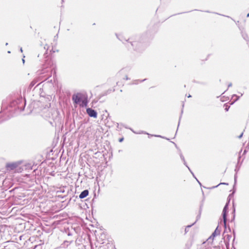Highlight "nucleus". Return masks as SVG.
Instances as JSON below:
<instances>
[{"instance_id":"nucleus-13","label":"nucleus","mask_w":249,"mask_h":249,"mask_svg":"<svg viewBox=\"0 0 249 249\" xmlns=\"http://www.w3.org/2000/svg\"><path fill=\"white\" fill-rule=\"evenodd\" d=\"M232 86V84L231 83H230L229 85H228V88L231 87Z\"/></svg>"},{"instance_id":"nucleus-19","label":"nucleus","mask_w":249,"mask_h":249,"mask_svg":"<svg viewBox=\"0 0 249 249\" xmlns=\"http://www.w3.org/2000/svg\"><path fill=\"white\" fill-rule=\"evenodd\" d=\"M247 17H249V13L247 15Z\"/></svg>"},{"instance_id":"nucleus-18","label":"nucleus","mask_w":249,"mask_h":249,"mask_svg":"<svg viewBox=\"0 0 249 249\" xmlns=\"http://www.w3.org/2000/svg\"><path fill=\"white\" fill-rule=\"evenodd\" d=\"M22 61H23V63H24V59H22Z\"/></svg>"},{"instance_id":"nucleus-14","label":"nucleus","mask_w":249,"mask_h":249,"mask_svg":"<svg viewBox=\"0 0 249 249\" xmlns=\"http://www.w3.org/2000/svg\"><path fill=\"white\" fill-rule=\"evenodd\" d=\"M123 141V138H121L120 139L119 142H122Z\"/></svg>"},{"instance_id":"nucleus-4","label":"nucleus","mask_w":249,"mask_h":249,"mask_svg":"<svg viewBox=\"0 0 249 249\" xmlns=\"http://www.w3.org/2000/svg\"><path fill=\"white\" fill-rule=\"evenodd\" d=\"M220 233V230L218 229V227H217L215 230L212 233V235L210 237L213 238L216 236L219 235Z\"/></svg>"},{"instance_id":"nucleus-20","label":"nucleus","mask_w":249,"mask_h":249,"mask_svg":"<svg viewBox=\"0 0 249 249\" xmlns=\"http://www.w3.org/2000/svg\"><path fill=\"white\" fill-rule=\"evenodd\" d=\"M131 45L133 46V43H131Z\"/></svg>"},{"instance_id":"nucleus-11","label":"nucleus","mask_w":249,"mask_h":249,"mask_svg":"<svg viewBox=\"0 0 249 249\" xmlns=\"http://www.w3.org/2000/svg\"><path fill=\"white\" fill-rule=\"evenodd\" d=\"M116 36H117V38H118L119 40H120L121 41H123V39H122V38H120L119 36H118L117 35H116Z\"/></svg>"},{"instance_id":"nucleus-10","label":"nucleus","mask_w":249,"mask_h":249,"mask_svg":"<svg viewBox=\"0 0 249 249\" xmlns=\"http://www.w3.org/2000/svg\"><path fill=\"white\" fill-rule=\"evenodd\" d=\"M150 136H155V137H161V136H160V135H151Z\"/></svg>"},{"instance_id":"nucleus-17","label":"nucleus","mask_w":249,"mask_h":249,"mask_svg":"<svg viewBox=\"0 0 249 249\" xmlns=\"http://www.w3.org/2000/svg\"><path fill=\"white\" fill-rule=\"evenodd\" d=\"M228 237L229 239H230V238L231 237V236L230 235H228Z\"/></svg>"},{"instance_id":"nucleus-8","label":"nucleus","mask_w":249,"mask_h":249,"mask_svg":"<svg viewBox=\"0 0 249 249\" xmlns=\"http://www.w3.org/2000/svg\"><path fill=\"white\" fill-rule=\"evenodd\" d=\"M134 133H136V134H147V135H149V134L148 133H146V132H144V131H142L141 132H135V131L132 130Z\"/></svg>"},{"instance_id":"nucleus-12","label":"nucleus","mask_w":249,"mask_h":249,"mask_svg":"<svg viewBox=\"0 0 249 249\" xmlns=\"http://www.w3.org/2000/svg\"><path fill=\"white\" fill-rule=\"evenodd\" d=\"M196 223V222L195 223H194L192 225H189L187 227V228H190L191 227L192 225H193L195 223Z\"/></svg>"},{"instance_id":"nucleus-5","label":"nucleus","mask_w":249,"mask_h":249,"mask_svg":"<svg viewBox=\"0 0 249 249\" xmlns=\"http://www.w3.org/2000/svg\"><path fill=\"white\" fill-rule=\"evenodd\" d=\"M18 166L16 163H11L7 164L6 167L10 170H13L16 168Z\"/></svg>"},{"instance_id":"nucleus-7","label":"nucleus","mask_w":249,"mask_h":249,"mask_svg":"<svg viewBox=\"0 0 249 249\" xmlns=\"http://www.w3.org/2000/svg\"><path fill=\"white\" fill-rule=\"evenodd\" d=\"M180 158L182 160V161H183V163H184V164L186 166V167H187V168H188V169L189 170V171L191 172V173L193 174V176H194V174L193 173V172L191 171L190 168L187 166V164H186V162L185 160V159L183 157V156L182 155V154H180Z\"/></svg>"},{"instance_id":"nucleus-15","label":"nucleus","mask_w":249,"mask_h":249,"mask_svg":"<svg viewBox=\"0 0 249 249\" xmlns=\"http://www.w3.org/2000/svg\"><path fill=\"white\" fill-rule=\"evenodd\" d=\"M242 135H243V133H242V134H241L239 136V138H241L242 137Z\"/></svg>"},{"instance_id":"nucleus-3","label":"nucleus","mask_w":249,"mask_h":249,"mask_svg":"<svg viewBox=\"0 0 249 249\" xmlns=\"http://www.w3.org/2000/svg\"><path fill=\"white\" fill-rule=\"evenodd\" d=\"M228 204L227 203L225 205V206L223 210V212H222L223 221H224L225 225H226V216H227L226 213H227V211L228 209Z\"/></svg>"},{"instance_id":"nucleus-1","label":"nucleus","mask_w":249,"mask_h":249,"mask_svg":"<svg viewBox=\"0 0 249 249\" xmlns=\"http://www.w3.org/2000/svg\"><path fill=\"white\" fill-rule=\"evenodd\" d=\"M72 99L75 104H79L82 100V94L80 93L73 94Z\"/></svg>"},{"instance_id":"nucleus-2","label":"nucleus","mask_w":249,"mask_h":249,"mask_svg":"<svg viewBox=\"0 0 249 249\" xmlns=\"http://www.w3.org/2000/svg\"><path fill=\"white\" fill-rule=\"evenodd\" d=\"M87 112L88 114L91 117H93L94 118H97V113L95 110L92 109L91 108H88L87 109Z\"/></svg>"},{"instance_id":"nucleus-6","label":"nucleus","mask_w":249,"mask_h":249,"mask_svg":"<svg viewBox=\"0 0 249 249\" xmlns=\"http://www.w3.org/2000/svg\"><path fill=\"white\" fill-rule=\"evenodd\" d=\"M89 194V191L87 190H85L81 192L79 195L80 198H84L86 197Z\"/></svg>"},{"instance_id":"nucleus-16","label":"nucleus","mask_w":249,"mask_h":249,"mask_svg":"<svg viewBox=\"0 0 249 249\" xmlns=\"http://www.w3.org/2000/svg\"><path fill=\"white\" fill-rule=\"evenodd\" d=\"M20 50L21 52H22V48H20Z\"/></svg>"},{"instance_id":"nucleus-9","label":"nucleus","mask_w":249,"mask_h":249,"mask_svg":"<svg viewBox=\"0 0 249 249\" xmlns=\"http://www.w3.org/2000/svg\"><path fill=\"white\" fill-rule=\"evenodd\" d=\"M229 107H228V106H226V107L225 108V110L227 111L229 110Z\"/></svg>"}]
</instances>
